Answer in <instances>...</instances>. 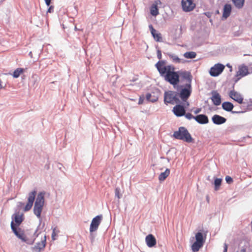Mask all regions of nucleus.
<instances>
[{"label":"nucleus","mask_w":252,"mask_h":252,"mask_svg":"<svg viewBox=\"0 0 252 252\" xmlns=\"http://www.w3.org/2000/svg\"><path fill=\"white\" fill-rule=\"evenodd\" d=\"M165 60H159L155 65L160 76L167 82L175 83L178 79V72H175L173 65H166Z\"/></svg>","instance_id":"f257e3e1"},{"label":"nucleus","mask_w":252,"mask_h":252,"mask_svg":"<svg viewBox=\"0 0 252 252\" xmlns=\"http://www.w3.org/2000/svg\"><path fill=\"white\" fill-rule=\"evenodd\" d=\"M172 136L176 139L182 140L188 143L194 142V139L188 129L184 126L179 127L178 130L174 132Z\"/></svg>","instance_id":"f03ea898"},{"label":"nucleus","mask_w":252,"mask_h":252,"mask_svg":"<svg viewBox=\"0 0 252 252\" xmlns=\"http://www.w3.org/2000/svg\"><path fill=\"white\" fill-rule=\"evenodd\" d=\"M177 89V93L179 98H180L182 101H186L190 97L191 92V85L185 84L183 85L178 86L175 88Z\"/></svg>","instance_id":"7ed1b4c3"},{"label":"nucleus","mask_w":252,"mask_h":252,"mask_svg":"<svg viewBox=\"0 0 252 252\" xmlns=\"http://www.w3.org/2000/svg\"><path fill=\"white\" fill-rule=\"evenodd\" d=\"M164 103L167 105L168 104L174 105L180 103L177 91H166L164 93Z\"/></svg>","instance_id":"20e7f679"},{"label":"nucleus","mask_w":252,"mask_h":252,"mask_svg":"<svg viewBox=\"0 0 252 252\" xmlns=\"http://www.w3.org/2000/svg\"><path fill=\"white\" fill-rule=\"evenodd\" d=\"M195 241L191 246V250L193 252H197L203 247L206 238V235H203L200 231L197 232L195 236Z\"/></svg>","instance_id":"39448f33"},{"label":"nucleus","mask_w":252,"mask_h":252,"mask_svg":"<svg viewBox=\"0 0 252 252\" xmlns=\"http://www.w3.org/2000/svg\"><path fill=\"white\" fill-rule=\"evenodd\" d=\"M175 72H178V79L177 80V81L175 82V83H172L171 82H169L170 84L172 85L173 86L174 88H176V87L178 86V84H179L180 82V76H181L183 79L187 80V81L188 82L187 84H191L192 76L191 74V73L189 71H175Z\"/></svg>","instance_id":"423d86ee"},{"label":"nucleus","mask_w":252,"mask_h":252,"mask_svg":"<svg viewBox=\"0 0 252 252\" xmlns=\"http://www.w3.org/2000/svg\"><path fill=\"white\" fill-rule=\"evenodd\" d=\"M225 66L220 63H216L212 66L209 70L210 75L212 77H217L219 76L223 71Z\"/></svg>","instance_id":"0eeeda50"},{"label":"nucleus","mask_w":252,"mask_h":252,"mask_svg":"<svg viewBox=\"0 0 252 252\" xmlns=\"http://www.w3.org/2000/svg\"><path fill=\"white\" fill-rule=\"evenodd\" d=\"M17 238L29 245H32L35 241V238H28L25 234L24 231L20 227H17Z\"/></svg>","instance_id":"6e6552de"},{"label":"nucleus","mask_w":252,"mask_h":252,"mask_svg":"<svg viewBox=\"0 0 252 252\" xmlns=\"http://www.w3.org/2000/svg\"><path fill=\"white\" fill-rule=\"evenodd\" d=\"M36 194L37 191L35 189L29 192L28 202L23 209L24 212H28L31 209L35 200Z\"/></svg>","instance_id":"1a4fd4ad"},{"label":"nucleus","mask_w":252,"mask_h":252,"mask_svg":"<svg viewBox=\"0 0 252 252\" xmlns=\"http://www.w3.org/2000/svg\"><path fill=\"white\" fill-rule=\"evenodd\" d=\"M181 6L183 11L189 12L195 8L196 4L193 0H182Z\"/></svg>","instance_id":"9d476101"},{"label":"nucleus","mask_w":252,"mask_h":252,"mask_svg":"<svg viewBox=\"0 0 252 252\" xmlns=\"http://www.w3.org/2000/svg\"><path fill=\"white\" fill-rule=\"evenodd\" d=\"M102 219V215H99L94 217L91 222L90 232H94L98 228Z\"/></svg>","instance_id":"9b49d317"},{"label":"nucleus","mask_w":252,"mask_h":252,"mask_svg":"<svg viewBox=\"0 0 252 252\" xmlns=\"http://www.w3.org/2000/svg\"><path fill=\"white\" fill-rule=\"evenodd\" d=\"M228 95L231 99L236 101L239 104L243 103L244 98L240 93L234 90V84L233 85L232 90L229 92Z\"/></svg>","instance_id":"f8f14e48"},{"label":"nucleus","mask_w":252,"mask_h":252,"mask_svg":"<svg viewBox=\"0 0 252 252\" xmlns=\"http://www.w3.org/2000/svg\"><path fill=\"white\" fill-rule=\"evenodd\" d=\"M44 206L34 204L33 209V214L36 216L39 219V225L38 227L41 225L42 219H41V213L43 210Z\"/></svg>","instance_id":"ddd939ff"},{"label":"nucleus","mask_w":252,"mask_h":252,"mask_svg":"<svg viewBox=\"0 0 252 252\" xmlns=\"http://www.w3.org/2000/svg\"><path fill=\"white\" fill-rule=\"evenodd\" d=\"M46 244V235L44 236V239L41 241V242H37L34 245V247H32V251L36 252H41V251L44 250V248Z\"/></svg>","instance_id":"4468645a"},{"label":"nucleus","mask_w":252,"mask_h":252,"mask_svg":"<svg viewBox=\"0 0 252 252\" xmlns=\"http://www.w3.org/2000/svg\"><path fill=\"white\" fill-rule=\"evenodd\" d=\"M211 94L212 95L211 99L213 103L216 106L220 105L221 102V95L216 91H212Z\"/></svg>","instance_id":"2eb2a0df"},{"label":"nucleus","mask_w":252,"mask_h":252,"mask_svg":"<svg viewBox=\"0 0 252 252\" xmlns=\"http://www.w3.org/2000/svg\"><path fill=\"white\" fill-rule=\"evenodd\" d=\"M160 0H155L150 7V14L153 16H157L159 14L158 4H161Z\"/></svg>","instance_id":"dca6fc26"},{"label":"nucleus","mask_w":252,"mask_h":252,"mask_svg":"<svg viewBox=\"0 0 252 252\" xmlns=\"http://www.w3.org/2000/svg\"><path fill=\"white\" fill-rule=\"evenodd\" d=\"M194 120L199 124L205 125L209 123V119L206 114H198L195 116Z\"/></svg>","instance_id":"f3484780"},{"label":"nucleus","mask_w":252,"mask_h":252,"mask_svg":"<svg viewBox=\"0 0 252 252\" xmlns=\"http://www.w3.org/2000/svg\"><path fill=\"white\" fill-rule=\"evenodd\" d=\"M226 121V118L218 114H215L212 117V122L216 125H220L224 124Z\"/></svg>","instance_id":"a211bd4d"},{"label":"nucleus","mask_w":252,"mask_h":252,"mask_svg":"<svg viewBox=\"0 0 252 252\" xmlns=\"http://www.w3.org/2000/svg\"><path fill=\"white\" fill-rule=\"evenodd\" d=\"M145 242L149 248L154 247L157 243L156 238L152 234H149L146 236L145 238Z\"/></svg>","instance_id":"6ab92c4d"},{"label":"nucleus","mask_w":252,"mask_h":252,"mask_svg":"<svg viewBox=\"0 0 252 252\" xmlns=\"http://www.w3.org/2000/svg\"><path fill=\"white\" fill-rule=\"evenodd\" d=\"M232 11V6L231 4L226 3L224 4L223 8L222 20L227 19L230 15Z\"/></svg>","instance_id":"aec40b11"},{"label":"nucleus","mask_w":252,"mask_h":252,"mask_svg":"<svg viewBox=\"0 0 252 252\" xmlns=\"http://www.w3.org/2000/svg\"><path fill=\"white\" fill-rule=\"evenodd\" d=\"M45 192L44 191L39 192L36 198H35L34 204L44 206L45 202Z\"/></svg>","instance_id":"412c9836"},{"label":"nucleus","mask_w":252,"mask_h":252,"mask_svg":"<svg viewBox=\"0 0 252 252\" xmlns=\"http://www.w3.org/2000/svg\"><path fill=\"white\" fill-rule=\"evenodd\" d=\"M237 72L241 77L246 76L250 73L248 66L244 64H242L239 67L238 71Z\"/></svg>","instance_id":"4be33fe9"},{"label":"nucleus","mask_w":252,"mask_h":252,"mask_svg":"<svg viewBox=\"0 0 252 252\" xmlns=\"http://www.w3.org/2000/svg\"><path fill=\"white\" fill-rule=\"evenodd\" d=\"M222 108L225 111L230 112L233 109V104L229 101H224L221 104Z\"/></svg>","instance_id":"5701e85b"},{"label":"nucleus","mask_w":252,"mask_h":252,"mask_svg":"<svg viewBox=\"0 0 252 252\" xmlns=\"http://www.w3.org/2000/svg\"><path fill=\"white\" fill-rule=\"evenodd\" d=\"M172 111L174 114L178 117L183 116L185 113V112L179 108V106L177 104L173 107Z\"/></svg>","instance_id":"b1692460"},{"label":"nucleus","mask_w":252,"mask_h":252,"mask_svg":"<svg viewBox=\"0 0 252 252\" xmlns=\"http://www.w3.org/2000/svg\"><path fill=\"white\" fill-rule=\"evenodd\" d=\"M170 169L166 168L164 172H161L158 176V180L160 182L164 181L170 174Z\"/></svg>","instance_id":"393cba45"},{"label":"nucleus","mask_w":252,"mask_h":252,"mask_svg":"<svg viewBox=\"0 0 252 252\" xmlns=\"http://www.w3.org/2000/svg\"><path fill=\"white\" fill-rule=\"evenodd\" d=\"M27 68H21L17 67V78H19L20 75L21 76V79L24 80L25 79L26 76L24 74V73L27 71Z\"/></svg>","instance_id":"a878e982"},{"label":"nucleus","mask_w":252,"mask_h":252,"mask_svg":"<svg viewBox=\"0 0 252 252\" xmlns=\"http://www.w3.org/2000/svg\"><path fill=\"white\" fill-rule=\"evenodd\" d=\"M146 99L148 101L155 102L158 100V96L152 95V94L148 93L146 94Z\"/></svg>","instance_id":"bb28decb"},{"label":"nucleus","mask_w":252,"mask_h":252,"mask_svg":"<svg viewBox=\"0 0 252 252\" xmlns=\"http://www.w3.org/2000/svg\"><path fill=\"white\" fill-rule=\"evenodd\" d=\"M222 180L221 178L214 177V189L216 191H217L220 189V187L221 185Z\"/></svg>","instance_id":"cd10ccee"},{"label":"nucleus","mask_w":252,"mask_h":252,"mask_svg":"<svg viewBox=\"0 0 252 252\" xmlns=\"http://www.w3.org/2000/svg\"><path fill=\"white\" fill-rule=\"evenodd\" d=\"M168 56L169 58L172 59L173 62L175 63H184L186 62V61L184 60V61H181V60L175 54L169 53L168 54Z\"/></svg>","instance_id":"c85d7f7f"},{"label":"nucleus","mask_w":252,"mask_h":252,"mask_svg":"<svg viewBox=\"0 0 252 252\" xmlns=\"http://www.w3.org/2000/svg\"><path fill=\"white\" fill-rule=\"evenodd\" d=\"M235 7L238 9L242 8L245 3V0H232Z\"/></svg>","instance_id":"c756f323"},{"label":"nucleus","mask_w":252,"mask_h":252,"mask_svg":"<svg viewBox=\"0 0 252 252\" xmlns=\"http://www.w3.org/2000/svg\"><path fill=\"white\" fill-rule=\"evenodd\" d=\"M25 218L23 213L20 214L19 212H17V227H19V225L24 220Z\"/></svg>","instance_id":"7c9ffc66"},{"label":"nucleus","mask_w":252,"mask_h":252,"mask_svg":"<svg viewBox=\"0 0 252 252\" xmlns=\"http://www.w3.org/2000/svg\"><path fill=\"white\" fill-rule=\"evenodd\" d=\"M185 58L189 59H192L196 57V53L193 51L186 52L183 55Z\"/></svg>","instance_id":"2f4dec72"},{"label":"nucleus","mask_w":252,"mask_h":252,"mask_svg":"<svg viewBox=\"0 0 252 252\" xmlns=\"http://www.w3.org/2000/svg\"><path fill=\"white\" fill-rule=\"evenodd\" d=\"M152 35L156 41H162V36L160 33L157 32L156 31L155 32L152 33Z\"/></svg>","instance_id":"473e14b6"},{"label":"nucleus","mask_w":252,"mask_h":252,"mask_svg":"<svg viewBox=\"0 0 252 252\" xmlns=\"http://www.w3.org/2000/svg\"><path fill=\"white\" fill-rule=\"evenodd\" d=\"M16 213L12 216V221L11 226L13 232L16 234Z\"/></svg>","instance_id":"72a5a7b5"},{"label":"nucleus","mask_w":252,"mask_h":252,"mask_svg":"<svg viewBox=\"0 0 252 252\" xmlns=\"http://www.w3.org/2000/svg\"><path fill=\"white\" fill-rule=\"evenodd\" d=\"M115 197H117L118 200L122 197V193H121V189L119 187L115 188Z\"/></svg>","instance_id":"f704fd0d"},{"label":"nucleus","mask_w":252,"mask_h":252,"mask_svg":"<svg viewBox=\"0 0 252 252\" xmlns=\"http://www.w3.org/2000/svg\"><path fill=\"white\" fill-rule=\"evenodd\" d=\"M44 226V223L43 224L42 226L41 225L39 227H38V226H37L36 229L35 230V232L33 233V235L32 236L33 238H35V240L36 239V238L38 236L39 234L41 233V231H40L39 232H38V230L40 229H42L43 228Z\"/></svg>","instance_id":"c9c22d12"},{"label":"nucleus","mask_w":252,"mask_h":252,"mask_svg":"<svg viewBox=\"0 0 252 252\" xmlns=\"http://www.w3.org/2000/svg\"><path fill=\"white\" fill-rule=\"evenodd\" d=\"M183 116H184L188 120H190L191 119H194V118H195V116H193L189 112L186 113L185 112V113H184V115H183Z\"/></svg>","instance_id":"e433bc0d"},{"label":"nucleus","mask_w":252,"mask_h":252,"mask_svg":"<svg viewBox=\"0 0 252 252\" xmlns=\"http://www.w3.org/2000/svg\"><path fill=\"white\" fill-rule=\"evenodd\" d=\"M176 104L179 106V108L181 109L185 112L186 111L187 106H186L185 104L183 102H181L180 100V103H177Z\"/></svg>","instance_id":"4c0bfd02"},{"label":"nucleus","mask_w":252,"mask_h":252,"mask_svg":"<svg viewBox=\"0 0 252 252\" xmlns=\"http://www.w3.org/2000/svg\"><path fill=\"white\" fill-rule=\"evenodd\" d=\"M241 104H242V105L239 106V107L242 109L241 111H244V113H245L246 111H247L248 110L246 109V108H247V103H246V102H244L243 101V103H241Z\"/></svg>","instance_id":"58836bf2"},{"label":"nucleus","mask_w":252,"mask_h":252,"mask_svg":"<svg viewBox=\"0 0 252 252\" xmlns=\"http://www.w3.org/2000/svg\"><path fill=\"white\" fill-rule=\"evenodd\" d=\"M241 77H241V76L237 72L236 74L233 78V80L234 82V84L235 85V84L236 83Z\"/></svg>","instance_id":"ea45409f"},{"label":"nucleus","mask_w":252,"mask_h":252,"mask_svg":"<svg viewBox=\"0 0 252 252\" xmlns=\"http://www.w3.org/2000/svg\"><path fill=\"white\" fill-rule=\"evenodd\" d=\"M225 179L226 182L228 184H230L232 183L233 182V180L232 178L229 176H226L225 177Z\"/></svg>","instance_id":"a19ab883"},{"label":"nucleus","mask_w":252,"mask_h":252,"mask_svg":"<svg viewBox=\"0 0 252 252\" xmlns=\"http://www.w3.org/2000/svg\"><path fill=\"white\" fill-rule=\"evenodd\" d=\"M90 240L91 241V243H93L94 240V239H95V234L94 233V232H90Z\"/></svg>","instance_id":"79ce46f5"},{"label":"nucleus","mask_w":252,"mask_h":252,"mask_svg":"<svg viewBox=\"0 0 252 252\" xmlns=\"http://www.w3.org/2000/svg\"><path fill=\"white\" fill-rule=\"evenodd\" d=\"M157 51V58L159 60H161V58H162L161 51L159 49H158Z\"/></svg>","instance_id":"37998d69"},{"label":"nucleus","mask_w":252,"mask_h":252,"mask_svg":"<svg viewBox=\"0 0 252 252\" xmlns=\"http://www.w3.org/2000/svg\"><path fill=\"white\" fill-rule=\"evenodd\" d=\"M49 8L48 9H47V13H53L54 12V7L53 5H50L49 6H48Z\"/></svg>","instance_id":"c03bdc74"},{"label":"nucleus","mask_w":252,"mask_h":252,"mask_svg":"<svg viewBox=\"0 0 252 252\" xmlns=\"http://www.w3.org/2000/svg\"><path fill=\"white\" fill-rule=\"evenodd\" d=\"M56 227H54L53 229V231L52 233V239L53 240H55V237L56 236Z\"/></svg>","instance_id":"a18cd8bd"},{"label":"nucleus","mask_w":252,"mask_h":252,"mask_svg":"<svg viewBox=\"0 0 252 252\" xmlns=\"http://www.w3.org/2000/svg\"><path fill=\"white\" fill-rule=\"evenodd\" d=\"M149 28L150 30L151 34L153 33H154V32H156V30L154 28V27L152 24H150L149 25Z\"/></svg>","instance_id":"49530a36"},{"label":"nucleus","mask_w":252,"mask_h":252,"mask_svg":"<svg viewBox=\"0 0 252 252\" xmlns=\"http://www.w3.org/2000/svg\"><path fill=\"white\" fill-rule=\"evenodd\" d=\"M138 80V75H134L133 78L129 80L130 82H136Z\"/></svg>","instance_id":"de8ad7c7"},{"label":"nucleus","mask_w":252,"mask_h":252,"mask_svg":"<svg viewBox=\"0 0 252 252\" xmlns=\"http://www.w3.org/2000/svg\"><path fill=\"white\" fill-rule=\"evenodd\" d=\"M203 14L206 16L208 18H210L212 15V12L207 11L204 12Z\"/></svg>","instance_id":"09e8293b"},{"label":"nucleus","mask_w":252,"mask_h":252,"mask_svg":"<svg viewBox=\"0 0 252 252\" xmlns=\"http://www.w3.org/2000/svg\"><path fill=\"white\" fill-rule=\"evenodd\" d=\"M247 108H246V109H247L248 111L252 110V102L247 103Z\"/></svg>","instance_id":"8fccbe9b"},{"label":"nucleus","mask_w":252,"mask_h":252,"mask_svg":"<svg viewBox=\"0 0 252 252\" xmlns=\"http://www.w3.org/2000/svg\"><path fill=\"white\" fill-rule=\"evenodd\" d=\"M144 100V97L143 96H140L138 100V104L140 105L142 104L143 103Z\"/></svg>","instance_id":"3c124183"},{"label":"nucleus","mask_w":252,"mask_h":252,"mask_svg":"<svg viewBox=\"0 0 252 252\" xmlns=\"http://www.w3.org/2000/svg\"><path fill=\"white\" fill-rule=\"evenodd\" d=\"M232 114H241L244 113V111H241V110L240 111H233V109L231 111H230Z\"/></svg>","instance_id":"603ef678"},{"label":"nucleus","mask_w":252,"mask_h":252,"mask_svg":"<svg viewBox=\"0 0 252 252\" xmlns=\"http://www.w3.org/2000/svg\"><path fill=\"white\" fill-rule=\"evenodd\" d=\"M201 111V108H196L194 111V113L195 114H198L199 113H200Z\"/></svg>","instance_id":"864d4df0"},{"label":"nucleus","mask_w":252,"mask_h":252,"mask_svg":"<svg viewBox=\"0 0 252 252\" xmlns=\"http://www.w3.org/2000/svg\"><path fill=\"white\" fill-rule=\"evenodd\" d=\"M45 3L47 6H49L51 4L52 0H44Z\"/></svg>","instance_id":"5fc2aeb1"},{"label":"nucleus","mask_w":252,"mask_h":252,"mask_svg":"<svg viewBox=\"0 0 252 252\" xmlns=\"http://www.w3.org/2000/svg\"><path fill=\"white\" fill-rule=\"evenodd\" d=\"M227 252V245L226 243L224 245L223 248V252Z\"/></svg>","instance_id":"6e6d98bb"},{"label":"nucleus","mask_w":252,"mask_h":252,"mask_svg":"<svg viewBox=\"0 0 252 252\" xmlns=\"http://www.w3.org/2000/svg\"><path fill=\"white\" fill-rule=\"evenodd\" d=\"M226 66L230 68V71H232V67L229 63L226 64Z\"/></svg>","instance_id":"4d7b16f0"},{"label":"nucleus","mask_w":252,"mask_h":252,"mask_svg":"<svg viewBox=\"0 0 252 252\" xmlns=\"http://www.w3.org/2000/svg\"><path fill=\"white\" fill-rule=\"evenodd\" d=\"M183 102H184V103L185 104L186 106L187 107L189 105V103L188 101V100H186V101H182Z\"/></svg>","instance_id":"13d9d810"},{"label":"nucleus","mask_w":252,"mask_h":252,"mask_svg":"<svg viewBox=\"0 0 252 252\" xmlns=\"http://www.w3.org/2000/svg\"><path fill=\"white\" fill-rule=\"evenodd\" d=\"M240 252H246V250L245 248H243L241 249L240 250Z\"/></svg>","instance_id":"bf43d9fd"},{"label":"nucleus","mask_w":252,"mask_h":252,"mask_svg":"<svg viewBox=\"0 0 252 252\" xmlns=\"http://www.w3.org/2000/svg\"><path fill=\"white\" fill-rule=\"evenodd\" d=\"M215 15L220 14V11L219 9H217L215 12Z\"/></svg>","instance_id":"052dcab7"},{"label":"nucleus","mask_w":252,"mask_h":252,"mask_svg":"<svg viewBox=\"0 0 252 252\" xmlns=\"http://www.w3.org/2000/svg\"><path fill=\"white\" fill-rule=\"evenodd\" d=\"M3 88L2 85V81L0 79V90Z\"/></svg>","instance_id":"680f3d73"},{"label":"nucleus","mask_w":252,"mask_h":252,"mask_svg":"<svg viewBox=\"0 0 252 252\" xmlns=\"http://www.w3.org/2000/svg\"><path fill=\"white\" fill-rule=\"evenodd\" d=\"M29 56L31 58H32V52H30L29 53Z\"/></svg>","instance_id":"e2e57ef3"},{"label":"nucleus","mask_w":252,"mask_h":252,"mask_svg":"<svg viewBox=\"0 0 252 252\" xmlns=\"http://www.w3.org/2000/svg\"><path fill=\"white\" fill-rule=\"evenodd\" d=\"M16 70H15L13 73V76L14 77H16Z\"/></svg>","instance_id":"0e129e2a"},{"label":"nucleus","mask_w":252,"mask_h":252,"mask_svg":"<svg viewBox=\"0 0 252 252\" xmlns=\"http://www.w3.org/2000/svg\"><path fill=\"white\" fill-rule=\"evenodd\" d=\"M134 85L133 84L130 83L127 85V86H133Z\"/></svg>","instance_id":"69168bd1"},{"label":"nucleus","mask_w":252,"mask_h":252,"mask_svg":"<svg viewBox=\"0 0 252 252\" xmlns=\"http://www.w3.org/2000/svg\"><path fill=\"white\" fill-rule=\"evenodd\" d=\"M166 159H167V161H168V162H169V161H170V159L169 158H166Z\"/></svg>","instance_id":"338daca9"},{"label":"nucleus","mask_w":252,"mask_h":252,"mask_svg":"<svg viewBox=\"0 0 252 252\" xmlns=\"http://www.w3.org/2000/svg\"><path fill=\"white\" fill-rule=\"evenodd\" d=\"M209 21H210L211 23H212L213 20H212V19H210Z\"/></svg>","instance_id":"774afa93"}]
</instances>
